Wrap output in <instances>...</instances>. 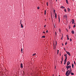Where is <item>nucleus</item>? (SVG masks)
Wrapping results in <instances>:
<instances>
[{
    "label": "nucleus",
    "instance_id": "obj_27",
    "mask_svg": "<svg viewBox=\"0 0 76 76\" xmlns=\"http://www.w3.org/2000/svg\"><path fill=\"white\" fill-rule=\"evenodd\" d=\"M67 42H66L65 43V45H67Z\"/></svg>",
    "mask_w": 76,
    "mask_h": 76
},
{
    "label": "nucleus",
    "instance_id": "obj_59",
    "mask_svg": "<svg viewBox=\"0 0 76 76\" xmlns=\"http://www.w3.org/2000/svg\"><path fill=\"white\" fill-rule=\"evenodd\" d=\"M55 68L56 69V66H55Z\"/></svg>",
    "mask_w": 76,
    "mask_h": 76
},
{
    "label": "nucleus",
    "instance_id": "obj_23",
    "mask_svg": "<svg viewBox=\"0 0 76 76\" xmlns=\"http://www.w3.org/2000/svg\"><path fill=\"white\" fill-rule=\"evenodd\" d=\"M45 36H43L42 37V38H45Z\"/></svg>",
    "mask_w": 76,
    "mask_h": 76
},
{
    "label": "nucleus",
    "instance_id": "obj_45",
    "mask_svg": "<svg viewBox=\"0 0 76 76\" xmlns=\"http://www.w3.org/2000/svg\"><path fill=\"white\" fill-rule=\"evenodd\" d=\"M59 50H58V52H59Z\"/></svg>",
    "mask_w": 76,
    "mask_h": 76
},
{
    "label": "nucleus",
    "instance_id": "obj_34",
    "mask_svg": "<svg viewBox=\"0 0 76 76\" xmlns=\"http://www.w3.org/2000/svg\"><path fill=\"white\" fill-rule=\"evenodd\" d=\"M37 9H39V7H37Z\"/></svg>",
    "mask_w": 76,
    "mask_h": 76
},
{
    "label": "nucleus",
    "instance_id": "obj_29",
    "mask_svg": "<svg viewBox=\"0 0 76 76\" xmlns=\"http://www.w3.org/2000/svg\"><path fill=\"white\" fill-rule=\"evenodd\" d=\"M36 55V53H34V54H33V56H35Z\"/></svg>",
    "mask_w": 76,
    "mask_h": 76
},
{
    "label": "nucleus",
    "instance_id": "obj_2",
    "mask_svg": "<svg viewBox=\"0 0 76 76\" xmlns=\"http://www.w3.org/2000/svg\"><path fill=\"white\" fill-rule=\"evenodd\" d=\"M66 53L67 54H68V55H69V56H70L71 55H70V53H69V52H68L66 50Z\"/></svg>",
    "mask_w": 76,
    "mask_h": 76
},
{
    "label": "nucleus",
    "instance_id": "obj_24",
    "mask_svg": "<svg viewBox=\"0 0 76 76\" xmlns=\"http://www.w3.org/2000/svg\"><path fill=\"white\" fill-rule=\"evenodd\" d=\"M46 4L47 6H48V2H47Z\"/></svg>",
    "mask_w": 76,
    "mask_h": 76
},
{
    "label": "nucleus",
    "instance_id": "obj_7",
    "mask_svg": "<svg viewBox=\"0 0 76 76\" xmlns=\"http://www.w3.org/2000/svg\"><path fill=\"white\" fill-rule=\"evenodd\" d=\"M71 33L72 34H74L75 33V32H74V31L73 30H72L71 31Z\"/></svg>",
    "mask_w": 76,
    "mask_h": 76
},
{
    "label": "nucleus",
    "instance_id": "obj_61",
    "mask_svg": "<svg viewBox=\"0 0 76 76\" xmlns=\"http://www.w3.org/2000/svg\"><path fill=\"white\" fill-rule=\"evenodd\" d=\"M59 76H60V75H59Z\"/></svg>",
    "mask_w": 76,
    "mask_h": 76
},
{
    "label": "nucleus",
    "instance_id": "obj_46",
    "mask_svg": "<svg viewBox=\"0 0 76 76\" xmlns=\"http://www.w3.org/2000/svg\"><path fill=\"white\" fill-rule=\"evenodd\" d=\"M57 54H58V52H57Z\"/></svg>",
    "mask_w": 76,
    "mask_h": 76
},
{
    "label": "nucleus",
    "instance_id": "obj_31",
    "mask_svg": "<svg viewBox=\"0 0 76 76\" xmlns=\"http://www.w3.org/2000/svg\"><path fill=\"white\" fill-rule=\"evenodd\" d=\"M75 27H76V26H75V25H74L73 26V28H75Z\"/></svg>",
    "mask_w": 76,
    "mask_h": 76
},
{
    "label": "nucleus",
    "instance_id": "obj_26",
    "mask_svg": "<svg viewBox=\"0 0 76 76\" xmlns=\"http://www.w3.org/2000/svg\"><path fill=\"white\" fill-rule=\"evenodd\" d=\"M69 29H70V28H71L70 26L69 25Z\"/></svg>",
    "mask_w": 76,
    "mask_h": 76
},
{
    "label": "nucleus",
    "instance_id": "obj_52",
    "mask_svg": "<svg viewBox=\"0 0 76 76\" xmlns=\"http://www.w3.org/2000/svg\"><path fill=\"white\" fill-rule=\"evenodd\" d=\"M56 1H57V0H56Z\"/></svg>",
    "mask_w": 76,
    "mask_h": 76
},
{
    "label": "nucleus",
    "instance_id": "obj_35",
    "mask_svg": "<svg viewBox=\"0 0 76 76\" xmlns=\"http://www.w3.org/2000/svg\"><path fill=\"white\" fill-rule=\"evenodd\" d=\"M22 51H23V49H22H22H21V51L22 53H23Z\"/></svg>",
    "mask_w": 76,
    "mask_h": 76
},
{
    "label": "nucleus",
    "instance_id": "obj_6",
    "mask_svg": "<svg viewBox=\"0 0 76 76\" xmlns=\"http://www.w3.org/2000/svg\"><path fill=\"white\" fill-rule=\"evenodd\" d=\"M64 18H66V19H67V16L66 15H64Z\"/></svg>",
    "mask_w": 76,
    "mask_h": 76
},
{
    "label": "nucleus",
    "instance_id": "obj_42",
    "mask_svg": "<svg viewBox=\"0 0 76 76\" xmlns=\"http://www.w3.org/2000/svg\"><path fill=\"white\" fill-rule=\"evenodd\" d=\"M46 26V25H45L44 26V27H45Z\"/></svg>",
    "mask_w": 76,
    "mask_h": 76
},
{
    "label": "nucleus",
    "instance_id": "obj_54",
    "mask_svg": "<svg viewBox=\"0 0 76 76\" xmlns=\"http://www.w3.org/2000/svg\"><path fill=\"white\" fill-rule=\"evenodd\" d=\"M56 45H57V42H56Z\"/></svg>",
    "mask_w": 76,
    "mask_h": 76
},
{
    "label": "nucleus",
    "instance_id": "obj_11",
    "mask_svg": "<svg viewBox=\"0 0 76 76\" xmlns=\"http://www.w3.org/2000/svg\"><path fill=\"white\" fill-rule=\"evenodd\" d=\"M20 67H21V68H22L23 67V64H21Z\"/></svg>",
    "mask_w": 76,
    "mask_h": 76
},
{
    "label": "nucleus",
    "instance_id": "obj_12",
    "mask_svg": "<svg viewBox=\"0 0 76 76\" xmlns=\"http://www.w3.org/2000/svg\"><path fill=\"white\" fill-rule=\"evenodd\" d=\"M71 72H70V71H69L68 74V75L69 76L70 75V73H71Z\"/></svg>",
    "mask_w": 76,
    "mask_h": 76
},
{
    "label": "nucleus",
    "instance_id": "obj_25",
    "mask_svg": "<svg viewBox=\"0 0 76 76\" xmlns=\"http://www.w3.org/2000/svg\"><path fill=\"white\" fill-rule=\"evenodd\" d=\"M58 19H59V22H60V17H58Z\"/></svg>",
    "mask_w": 76,
    "mask_h": 76
},
{
    "label": "nucleus",
    "instance_id": "obj_20",
    "mask_svg": "<svg viewBox=\"0 0 76 76\" xmlns=\"http://www.w3.org/2000/svg\"><path fill=\"white\" fill-rule=\"evenodd\" d=\"M66 2L67 4H69L68 3V1H67V0H66Z\"/></svg>",
    "mask_w": 76,
    "mask_h": 76
},
{
    "label": "nucleus",
    "instance_id": "obj_47",
    "mask_svg": "<svg viewBox=\"0 0 76 76\" xmlns=\"http://www.w3.org/2000/svg\"><path fill=\"white\" fill-rule=\"evenodd\" d=\"M69 76V75H68L67 74V75H66V76Z\"/></svg>",
    "mask_w": 76,
    "mask_h": 76
},
{
    "label": "nucleus",
    "instance_id": "obj_21",
    "mask_svg": "<svg viewBox=\"0 0 76 76\" xmlns=\"http://www.w3.org/2000/svg\"><path fill=\"white\" fill-rule=\"evenodd\" d=\"M45 15H46V10H45Z\"/></svg>",
    "mask_w": 76,
    "mask_h": 76
},
{
    "label": "nucleus",
    "instance_id": "obj_56",
    "mask_svg": "<svg viewBox=\"0 0 76 76\" xmlns=\"http://www.w3.org/2000/svg\"><path fill=\"white\" fill-rule=\"evenodd\" d=\"M67 38H69L68 37H67Z\"/></svg>",
    "mask_w": 76,
    "mask_h": 76
},
{
    "label": "nucleus",
    "instance_id": "obj_10",
    "mask_svg": "<svg viewBox=\"0 0 76 76\" xmlns=\"http://www.w3.org/2000/svg\"><path fill=\"white\" fill-rule=\"evenodd\" d=\"M67 58H65V60L64 61V62L66 63V61H67Z\"/></svg>",
    "mask_w": 76,
    "mask_h": 76
},
{
    "label": "nucleus",
    "instance_id": "obj_32",
    "mask_svg": "<svg viewBox=\"0 0 76 76\" xmlns=\"http://www.w3.org/2000/svg\"><path fill=\"white\" fill-rule=\"evenodd\" d=\"M66 31H67V32H68L69 31H68V30H67V28H66Z\"/></svg>",
    "mask_w": 76,
    "mask_h": 76
},
{
    "label": "nucleus",
    "instance_id": "obj_30",
    "mask_svg": "<svg viewBox=\"0 0 76 76\" xmlns=\"http://www.w3.org/2000/svg\"><path fill=\"white\" fill-rule=\"evenodd\" d=\"M22 23V20H20V24H21Z\"/></svg>",
    "mask_w": 76,
    "mask_h": 76
},
{
    "label": "nucleus",
    "instance_id": "obj_50",
    "mask_svg": "<svg viewBox=\"0 0 76 76\" xmlns=\"http://www.w3.org/2000/svg\"><path fill=\"white\" fill-rule=\"evenodd\" d=\"M60 56H61V54H60Z\"/></svg>",
    "mask_w": 76,
    "mask_h": 76
},
{
    "label": "nucleus",
    "instance_id": "obj_3",
    "mask_svg": "<svg viewBox=\"0 0 76 76\" xmlns=\"http://www.w3.org/2000/svg\"><path fill=\"white\" fill-rule=\"evenodd\" d=\"M70 64V62L69 61H68V62H67L66 66H68L69 65V64Z\"/></svg>",
    "mask_w": 76,
    "mask_h": 76
},
{
    "label": "nucleus",
    "instance_id": "obj_19",
    "mask_svg": "<svg viewBox=\"0 0 76 76\" xmlns=\"http://www.w3.org/2000/svg\"><path fill=\"white\" fill-rule=\"evenodd\" d=\"M59 31L60 33H61V29H60V28H59Z\"/></svg>",
    "mask_w": 76,
    "mask_h": 76
},
{
    "label": "nucleus",
    "instance_id": "obj_48",
    "mask_svg": "<svg viewBox=\"0 0 76 76\" xmlns=\"http://www.w3.org/2000/svg\"><path fill=\"white\" fill-rule=\"evenodd\" d=\"M55 33H56V35H57V34H56V32H55Z\"/></svg>",
    "mask_w": 76,
    "mask_h": 76
},
{
    "label": "nucleus",
    "instance_id": "obj_53",
    "mask_svg": "<svg viewBox=\"0 0 76 76\" xmlns=\"http://www.w3.org/2000/svg\"><path fill=\"white\" fill-rule=\"evenodd\" d=\"M66 37H68V36L67 35Z\"/></svg>",
    "mask_w": 76,
    "mask_h": 76
},
{
    "label": "nucleus",
    "instance_id": "obj_8",
    "mask_svg": "<svg viewBox=\"0 0 76 76\" xmlns=\"http://www.w3.org/2000/svg\"><path fill=\"white\" fill-rule=\"evenodd\" d=\"M64 56H65V58H67V54L64 55Z\"/></svg>",
    "mask_w": 76,
    "mask_h": 76
},
{
    "label": "nucleus",
    "instance_id": "obj_38",
    "mask_svg": "<svg viewBox=\"0 0 76 76\" xmlns=\"http://www.w3.org/2000/svg\"><path fill=\"white\" fill-rule=\"evenodd\" d=\"M43 33L44 34H45V31H43Z\"/></svg>",
    "mask_w": 76,
    "mask_h": 76
},
{
    "label": "nucleus",
    "instance_id": "obj_13",
    "mask_svg": "<svg viewBox=\"0 0 76 76\" xmlns=\"http://www.w3.org/2000/svg\"><path fill=\"white\" fill-rule=\"evenodd\" d=\"M72 67L73 69L74 67V64H72Z\"/></svg>",
    "mask_w": 76,
    "mask_h": 76
},
{
    "label": "nucleus",
    "instance_id": "obj_15",
    "mask_svg": "<svg viewBox=\"0 0 76 76\" xmlns=\"http://www.w3.org/2000/svg\"><path fill=\"white\" fill-rule=\"evenodd\" d=\"M69 72H72V68H71V67H70V68H69Z\"/></svg>",
    "mask_w": 76,
    "mask_h": 76
},
{
    "label": "nucleus",
    "instance_id": "obj_16",
    "mask_svg": "<svg viewBox=\"0 0 76 76\" xmlns=\"http://www.w3.org/2000/svg\"><path fill=\"white\" fill-rule=\"evenodd\" d=\"M55 16L56 19L57 18V14H56V13H55Z\"/></svg>",
    "mask_w": 76,
    "mask_h": 76
},
{
    "label": "nucleus",
    "instance_id": "obj_5",
    "mask_svg": "<svg viewBox=\"0 0 76 76\" xmlns=\"http://www.w3.org/2000/svg\"><path fill=\"white\" fill-rule=\"evenodd\" d=\"M72 24L74 23H75V20H74V19H72Z\"/></svg>",
    "mask_w": 76,
    "mask_h": 76
},
{
    "label": "nucleus",
    "instance_id": "obj_58",
    "mask_svg": "<svg viewBox=\"0 0 76 76\" xmlns=\"http://www.w3.org/2000/svg\"><path fill=\"white\" fill-rule=\"evenodd\" d=\"M53 76H54V75H53Z\"/></svg>",
    "mask_w": 76,
    "mask_h": 76
},
{
    "label": "nucleus",
    "instance_id": "obj_28",
    "mask_svg": "<svg viewBox=\"0 0 76 76\" xmlns=\"http://www.w3.org/2000/svg\"><path fill=\"white\" fill-rule=\"evenodd\" d=\"M70 41L72 42V39H70Z\"/></svg>",
    "mask_w": 76,
    "mask_h": 76
},
{
    "label": "nucleus",
    "instance_id": "obj_41",
    "mask_svg": "<svg viewBox=\"0 0 76 76\" xmlns=\"http://www.w3.org/2000/svg\"><path fill=\"white\" fill-rule=\"evenodd\" d=\"M66 62H64V64H66Z\"/></svg>",
    "mask_w": 76,
    "mask_h": 76
},
{
    "label": "nucleus",
    "instance_id": "obj_33",
    "mask_svg": "<svg viewBox=\"0 0 76 76\" xmlns=\"http://www.w3.org/2000/svg\"><path fill=\"white\" fill-rule=\"evenodd\" d=\"M46 33H48V30H47L46 31Z\"/></svg>",
    "mask_w": 76,
    "mask_h": 76
},
{
    "label": "nucleus",
    "instance_id": "obj_1",
    "mask_svg": "<svg viewBox=\"0 0 76 76\" xmlns=\"http://www.w3.org/2000/svg\"><path fill=\"white\" fill-rule=\"evenodd\" d=\"M70 67H71V66L70 65H69V66H66V67L67 68L66 70H69V69L70 68Z\"/></svg>",
    "mask_w": 76,
    "mask_h": 76
},
{
    "label": "nucleus",
    "instance_id": "obj_60",
    "mask_svg": "<svg viewBox=\"0 0 76 76\" xmlns=\"http://www.w3.org/2000/svg\"><path fill=\"white\" fill-rule=\"evenodd\" d=\"M73 0V1H74V0Z\"/></svg>",
    "mask_w": 76,
    "mask_h": 76
},
{
    "label": "nucleus",
    "instance_id": "obj_14",
    "mask_svg": "<svg viewBox=\"0 0 76 76\" xmlns=\"http://www.w3.org/2000/svg\"><path fill=\"white\" fill-rule=\"evenodd\" d=\"M67 10L68 11V12H70V9H69V8H67Z\"/></svg>",
    "mask_w": 76,
    "mask_h": 76
},
{
    "label": "nucleus",
    "instance_id": "obj_22",
    "mask_svg": "<svg viewBox=\"0 0 76 76\" xmlns=\"http://www.w3.org/2000/svg\"><path fill=\"white\" fill-rule=\"evenodd\" d=\"M64 11L65 12H67V11L66 10V9H64Z\"/></svg>",
    "mask_w": 76,
    "mask_h": 76
},
{
    "label": "nucleus",
    "instance_id": "obj_9",
    "mask_svg": "<svg viewBox=\"0 0 76 76\" xmlns=\"http://www.w3.org/2000/svg\"><path fill=\"white\" fill-rule=\"evenodd\" d=\"M61 9H65V7H64L63 6H62L61 7Z\"/></svg>",
    "mask_w": 76,
    "mask_h": 76
},
{
    "label": "nucleus",
    "instance_id": "obj_39",
    "mask_svg": "<svg viewBox=\"0 0 76 76\" xmlns=\"http://www.w3.org/2000/svg\"><path fill=\"white\" fill-rule=\"evenodd\" d=\"M63 39V34H62V37L61 38V39Z\"/></svg>",
    "mask_w": 76,
    "mask_h": 76
},
{
    "label": "nucleus",
    "instance_id": "obj_49",
    "mask_svg": "<svg viewBox=\"0 0 76 76\" xmlns=\"http://www.w3.org/2000/svg\"><path fill=\"white\" fill-rule=\"evenodd\" d=\"M64 50H66V49H65V48H64Z\"/></svg>",
    "mask_w": 76,
    "mask_h": 76
},
{
    "label": "nucleus",
    "instance_id": "obj_44",
    "mask_svg": "<svg viewBox=\"0 0 76 76\" xmlns=\"http://www.w3.org/2000/svg\"><path fill=\"white\" fill-rule=\"evenodd\" d=\"M67 39H68V40H69V38H67Z\"/></svg>",
    "mask_w": 76,
    "mask_h": 76
},
{
    "label": "nucleus",
    "instance_id": "obj_51",
    "mask_svg": "<svg viewBox=\"0 0 76 76\" xmlns=\"http://www.w3.org/2000/svg\"><path fill=\"white\" fill-rule=\"evenodd\" d=\"M61 63H62V61H61Z\"/></svg>",
    "mask_w": 76,
    "mask_h": 76
},
{
    "label": "nucleus",
    "instance_id": "obj_55",
    "mask_svg": "<svg viewBox=\"0 0 76 76\" xmlns=\"http://www.w3.org/2000/svg\"><path fill=\"white\" fill-rule=\"evenodd\" d=\"M74 25H76V23H74Z\"/></svg>",
    "mask_w": 76,
    "mask_h": 76
},
{
    "label": "nucleus",
    "instance_id": "obj_4",
    "mask_svg": "<svg viewBox=\"0 0 76 76\" xmlns=\"http://www.w3.org/2000/svg\"><path fill=\"white\" fill-rule=\"evenodd\" d=\"M69 70H68L66 72V75H68V73H69Z\"/></svg>",
    "mask_w": 76,
    "mask_h": 76
},
{
    "label": "nucleus",
    "instance_id": "obj_40",
    "mask_svg": "<svg viewBox=\"0 0 76 76\" xmlns=\"http://www.w3.org/2000/svg\"><path fill=\"white\" fill-rule=\"evenodd\" d=\"M62 61H63V56L62 57Z\"/></svg>",
    "mask_w": 76,
    "mask_h": 76
},
{
    "label": "nucleus",
    "instance_id": "obj_43",
    "mask_svg": "<svg viewBox=\"0 0 76 76\" xmlns=\"http://www.w3.org/2000/svg\"><path fill=\"white\" fill-rule=\"evenodd\" d=\"M62 45L63 46L64 45H63V43H62Z\"/></svg>",
    "mask_w": 76,
    "mask_h": 76
},
{
    "label": "nucleus",
    "instance_id": "obj_36",
    "mask_svg": "<svg viewBox=\"0 0 76 76\" xmlns=\"http://www.w3.org/2000/svg\"><path fill=\"white\" fill-rule=\"evenodd\" d=\"M55 12H56V10H53V12H54V13H55Z\"/></svg>",
    "mask_w": 76,
    "mask_h": 76
},
{
    "label": "nucleus",
    "instance_id": "obj_37",
    "mask_svg": "<svg viewBox=\"0 0 76 76\" xmlns=\"http://www.w3.org/2000/svg\"><path fill=\"white\" fill-rule=\"evenodd\" d=\"M74 62L75 64H76V63H75V61H74Z\"/></svg>",
    "mask_w": 76,
    "mask_h": 76
},
{
    "label": "nucleus",
    "instance_id": "obj_18",
    "mask_svg": "<svg viewBox=\"0 0 76 76\" xmlns=\"http://www.w3.org/2000/svg\"><path fill=\"white\" fill-rule=\"evenodd\" d=\"M71 75H74V73H73V72H71Z\"/></svg>",
    "mask_w": 76,
    "mask_h": 76
},
{
    "label": "nucleus",
    "instance_id": "obj_17",
    "mask_svg": "<svg viewBox=\"0 0 76 76\" xmlns=\"http://www.w3.org/2000/svg\"><path fill=\"white\" fill-rule=\"evenodd\" d=\"M21 27L22 28H23V25H22V24H21Z\"/></svg>",
    "mask_w": 76,
    "mask_h": 76
},
{
    "label": "nucleus",
    "instance_id": "obj_57",
    "mask_svg": "<svg viewBox=\"0 0 76 76\" xmlns=\"http://www.w3.org/2000/svg\"><path fill=\"white\" fill-rule=\"evenodd\" d=\"M45 20H46V19H45Z\"/></svg>",
    "mask_w": 76,
    "mask_h": 76
}]
</instances>
